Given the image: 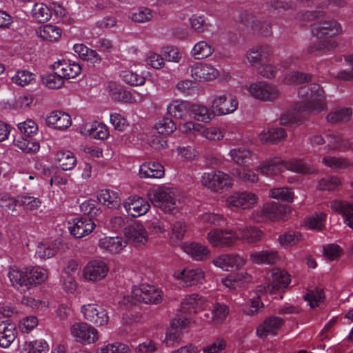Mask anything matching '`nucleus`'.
Returning <instances> with one entry per match:
<instances>
[{"instance_id":"1","label":"nucleus","mask_w":353,"mask_h":353,"mask_svg":"<svg viewBox=\"0 0 353 353\" xmlns=\"http://www.w3.org/2000/svg\"><path fill=\"white\" fill-rule=\"evenodd\" d=\"M7 274L11 285L21 294L43 283L48 278V270L40 266L13 265L10 267Z\"/></svg>"},{"instance_id":"2","label":"nucleus","mask_w":353,"mask_h":353,"mask_svg":"<svg viewBox=\"0 0 353 353\" xmlns=\"http://www.w3.org/2000/svg\"><path fill=\"white\" fill-rule=\"evenodd\" d=\"M312 26L311 32L318 39L323 41H317L308 48V52L313 53L317 51L332 50L337 46L335 41L330 39L340 35L343 32L341 24L334 19L319 20Z\"/></svg>"},{"instance_id":"3","label":"nucleus","mask_w":353,"mask_h":353,"mask_svg":"<svg viewBox=\"0 0 353 353\" xmlns=\"http://www.w3.org/2000/svg\"><path fill=\"white\" fill-rule=\"evenodd\" d=\"M299 97L304 100L296 108L299 112H321L327 109L326 94L317 83H310L299 88Z\"/></svg>"},{"instance_id":"4","label":"nucleus","mask_w":353,"mask_h":353,"mask_svg":"<svg viewBox=\"0 0 353 353\" xmlns=\"http://www.w3.org/2000/svg\"><path fill=\"white\" fill-rule=\"evenodd\" d=\"M148 196L154 207H157L166 213L173 212L179 209V205L176 199V192L174 188L160 185L150 191Z\"/></svg>"},{"instance_id":"5","label":"nucleus","mask_w":353,"mask_h":353,"mask_svg":"<svg viewBox=\"0 0 353 353\" xmlns=\"http://www.w3.org/2000/svg\"><path fill=\"white\" fill-rule=\"evenodd\" d=\"M201 185L213 192L228 190L233 186L232 177L221 170H211L204 172L200 179Z\"/></svg>"},{"instance_id":"6","label":"nucleus","mask_w":353,"mask_h":353,"mask_svg":"<svg viewBox=\"0 0 353 353\" xmlns=\"http://www.w3.org/2000/svg\"><path fill=\"white\" fill-rule=\"evenodd\" d=\"M246 90L250 97L264 102L274 101L280 96L277 85L264 81L252 82L248 85Z\"/></svg>"},{"instance_id":"7","label":"nucleus","mask_w":353,"mask_h":353,"mask_svg":"<svg viewBox=\"0 0 353 353\" xmlns=\"http://www.w3.org/2000/svg\"><path fill=\"white\" fill-rule=\"evenodd\" d=\"M210 107L217 116H223L234 112L239 107V101L235 95L230 92L215 94Z\"/></svg>"},{"instance_id":"8","label":"nucleus","mask_w":353,"mask_h":353,"mask_svg":"<svg viewBox=\"0 0 353 353\" xmlns=\"http://www.w3.org/2000/svg\"><path fill=\"white\" fill-rule=\"evenodd\" d=\"M258 201V196L253 192L236 191L227 197L225 205L229 208L250 210L254 208Z\"/></svg>"},{"instance_id":"9","label":"nucleus","mask_w":353,"mask_h":353,"mask_svg":"<svg viewBox=\"0 0 353 353\" xmlns=\"http://www.w3.org/2000/svg\"><path fill=\"white\" fill-rule=\"evenodd\" d=\"M131 296L137 302L144 303L158 304L162 301V292L154 286L142 284L134 286L132 289Z\"/></svg>"},{"instance_id":"10","label":"nucleus","mask_w":353,"mask_h":353,"mask_svg":"<svg viewBox=\"0 0 353 353\" xmlns=\"http://www.w3.org/2000/svg\"><path fill=\"white\" fill-rule=\"evenodd\" d=\"M70 334L77 342L82 344L94 343L99 339L98 331L84 322L74 323L70 327Z\"/></svg>"},{"instance_id":"11","label":"nucleus","mask_w":353,"mask_h":353,"mask_svg":"<svg viewBox=\"0 0 353 353\" xmlns=\"http://www.w3.org/2000/svg\"><path fill=\"white\" fill-rule=\"evenodd\" d=\"M207 240L212 247L223 248L233 245L238 236L230 230L214 229L208 233Z\"/></svg>"},{"instance_id":"12","label":"nucleus","mask_w":353,"mask_h":353,"mask_svg":"<svg viewBox=\"0 0 353 353\" xmlns=\"http://www.w3.org/2000/svg\"><path fill=\"white\" fill-rule=\"evenodd\" d=\"M173 276L181 281L185 286L202 285L205 279V272L201 268H187L182 270H176Z\"/></svg>"},{"instance_id":"13","label":"nucleus","mask_w":353,"mask_h":353,"mask_svg":"<svg viewBox=\"0 0 353 353\" xmlns=\"http://www.w3.org/2000/svg\"><path fill=\"white\" fill-rule=\"evenodd\" d=\"M81 312L85 319L97 326L105 325L109 321L106 310L97 304H84L81 307Z\"/></svg>"},{"instance_id":"14","label":"nucleus","mask_w":353,"mask_h":353,"mask_svg":"<svg viewBox=\"0 0 353 353\" xmlns=\"http://www.w3.org/2000/svg\"><path fill=\"white\" fill-rule=\"evenodd\" d=\"M272 282L258 286L257 291L261 293H274L276 290L285 288L290 282V276L285 270L274 268L271 273Z\"/></svg>"},{"instance_id":"15","label":"nucleus","mask_w":353,"mask_h":353,"mask_svg":"<svg viewBox=\"0 0 353 353\" xmlns=\"http://www.w3.org/2000/svg\"><path fill=\"white\" fill-rule=\"evenodd\" d=\"M245 259L238 254H221L214 258L212 264L224 270L232 271L239 270L245 264Z\"/></svg>"},{"instance_id":"16","label":"nucleus","mask_w":353,"mask_h":353,"mask_svg":"<svg viewBox=\"0 0 353 353\" xmlns=\"http://www.w3.org/2000/svg\"><path fill=\"white\" fill-rule=\"evenodd\" d=\"M128 215L139 217L145 214L150 209V205L146 199L136 195L128 196L123 203Z\"/></svg>"},{"instance_id":"17","label":"nucleus","mask_w":353,"mask_h":353,"mask_svg":"<svg viewBox=\"0 0 353 353\" xmlns=\"http://www.w3.org/2000/svg\"><path fill=\"white\" fill-rule=\"evenodd\" d=\"M109 272L108 265L101 261H92L83 270V276L88 281L97 282L103 279Z\"/></svg>"},{"instance_id":"18","label":"nucleus","mask_w":353,"mask_h":353,"mask_svg":"<svg viewBox=\"0 0 353 353\" xmlns=\"http://www.w3.org/2000/svg\"><path fill=\"white\" fill-rule=\"evenodd\" d=\"M210 305L208 298L197 293L187 295L181 302V310L183 312L196 314L204 310Z\"/></svg>"},{"instance_id":"19","label":"nucleus","mask_w":353,"mask_h":353,"mask_svg":"<svg viewBox=\"0 0 353 353\" xmlns=\"http://www.w3.org/2000/svg\"><path fill=\"white\" fill-rule=\"evenodd\" d=\"M188 323H189V320L187 318L177 316L172 320L171 327L167 331L163 341L166 347H171L176 343H179L181 341L183 336L181 329L185 327Z\"/></svg>"},{"instance_id":"20","label":"nucleus","mask_w":353,"mask_h":353,"mask_svg":"<svg viewBox=\"0 0 353 353\" xmlns=\"http://www.w3.org/2000/svg\"><path fill=\"white\" fill-rule=\"evenodd\" d=\"M190 73L195 81L201 82L212 81L219 75V70L213 65L203 63L193 65L191 67Z\"/></svg>"},{"instance_id":"21","label":"nucleus","mask_w":353,"mask_h":353,"mask_svg":"<svg viewBox=\"0 0 353 353\" xmlns=\"http://www.w3.org/2000/svg\"><path fill=\"white\" fill-rule=\"evenodd\" d=\"M94 227V222L88 217L76 218L68 222V230L76 238H81L89 234Z\"/></svg>"},{"instance_id":"22","label":"nucleus","mask_w":353,"mask_h":353,"mask_svg":"<svg viewBox=\"0 0 353 353\" xmlns=\"http://www.w3.org/2000/svg\"><path fill=\"white\" fill-rule=\"evenodd\" d=\"M125 236L135 246L145 245L148 241V233L145 227L136 223L129 225L125 230Z\"/></svg>"},{"instance_id":"23","label":"nucleus","mask_w":353,"mask_h":353,"mask_svg":"<svg viewBox=\"0 0 353 353\" xmlns=\"http://www.w3.org/2000/svg\"><path fill=\"white\" fill-rule=\"evenodd\" d=\"M285 170V161L281 157H275L261 162L256 170L265 176H272L280 174Z\"/></svg>"},{"instance_id":"24","label":"nucleus","mask_w":353,"mask_h":353,"mask_svg":"<svg viewBox=\"0 0 353 353\" xmlns=\"http://www.w3.org/2000/svg\"><path fill=\"white\" fill-rule=\"evenodd\" d=\"M52 70H56L63 79L75 78L81 71L80 65L70 60H61L54 62Z\"/></svg>"},{"instance_id":"25","label":"nucleus","mask_w":353,"mask_h":353,"mask_svg":"<svg viewBox=\"0 0 353 353\" xmlns=\"http://www.w3.org/2000/svg\"><path fill=\"white\" fill-rule=\"evenodd\" d=\"M98 245L103 252L112 254L120 253L127 245V241L121 236H105L99 239Z\"/></svg>"},{"instance_id":"26","label":"nucleus","mask_w":353,"mask_h":353,"mask_svg":"<svg viewBox=\"0 0 353 353\" xmlns=\"http://www.w3.org/2000/svg\"><path fill=\"white\" fill-rule=\"evenodd\" d=\"M238 239L243 243L253 244L261 241L263 232L255 226L239 225L236 228Z\"/></svg>"},{"instance_id":"27","label":"nucleus","mask_w":353,"mask_h":353,"mask_svg":"<svg viewBox=\"0 0 353 353\" xmlns=\"http://www.w3.org/2000/svg\"><path fill=\"white\" fill-rule=\"evenodd\" d=\"M283 324V320L280 317H268L257 327L256 335L261 339H265L268 335H275Z\"/></svg>"},{"instance_id":"28","label":"nucleus","mask_w":353,"mask_h":353,"mask_svg":"<svg viewBox=\"0 0 353 353\" xmlns=\"http://www.w3.org/2000/svg\"><path fill=\"white\" fill-rule=\"evenodd\" d=\"M331 209L341 214L345 223L353 229V203L344 200H334L330 203Z\"/></svg>"},{"instance_id":"29","label":"nucleus","mask_w":353,"mask_h":353,"mask_svg":"<svg viewBox=\"0 0 353 353\" xmlns=\"http://www.w3.org/2000/svg\"><path fill=\"white\" fill-rule=\"evenodd\" d=\"M182 249L192 259L197 261H206L210 256L209 248L198 243H185L182 245Z\"/></svg>"},{"instance_id":"30","label":"nucleus","mask_w":353,"mask_h":353,"mask_svg":"<svg viewBox=\"0 0 353 353\" xmlns=\"http://www.w3.org/2000/svg\"><path fill=\"white\" fill-rule=\"evenodd\" d=\"M17 336V330L14 323L8 320L0 323V346L8 348L14 341Z\"/></svg>"},{"instance_id":"31","label":"nucleus","mask_w":353,"mask_h":353,"mask_svg":"<svg viewBox=\"0 0 353 353\" xmlns=\"http://www.w3.org/2000/svg\"><path fill=\"white\" fill-rule=\"evenodd\" d=\"M191 103L182 99L171 101L167 105V114L175 119H185L190 112Z\"/></svg>"},{"instance_id":"32","label":"nucleus","mask_w":353,"mask_h":353,"mask_svg":"<svg viewBox=\"0 0 353 353\" xmlns=\"http://www.w3.org/2000/svg\"><path fill=\"white\" fill-rule=\"evenodd\" d=\"M46 124L58 130H65L72 124L70 116L62 111H53L50 113L46 119Z\"/></svg>"},{"instance_id":"33","label":"nucleus","mask_w":353,"mask_h":353,"mask_svg":"<svg viewBox=\"0 0 353 353\" xmlns=\"http://www.w3.org/2000/svg\"><path fill=\"white\" fill-rule=\"evenodd\" d=\"M81 133L99 140H105L109 137L108 128L105 124L98 122L85 124L81 129Z\"/></svg>"},{"instance_id":"34","label":"nucleus","mask_w":353,"mask_h":353,"mask_svg":"<svg viewBox=\"0 0 353 353\" xmlns=\"http://www.w3.org/2000/svg\"><path fill=\"white\" fill-rule=\"evenodd\" d=\"M231 161L240 166H246L252 159V152L245 146L232 148L228 152Z\"/></svg>"},{"instance_id":"35","label":"nucleus","mask_w":353,"mask_h":353,"mask_svg":"<svg viewBox=\"0 0 353 353\" xmlns=\"http://www.w3.org/2000/svg\"><path fill=\"white\" fill-rule=\"evenodd\" d=\"M190 112L194 120L203 123H210L216 116L213 109L202 104H191Z\"/></svg>"},{"instance_id":"36","label":"nucleus","mask_w":353,"mask_h":353,"mask_svg":"<svg viewBox=\"0 0 353 353\" xmlns=\"http://www.w3.org/2000/svg\"><path fill=\"white\" fill-rule=\"evenodd\" d=\"M270 54V50L267 47H254L247 52L246 58L252 66L257 68L262 63L268 60Z\"/></svg>"},{"instance_id":"37","label":"nucleus","mask_w":353,"mask_h":353,"mask_svg":"<svg viewBox=\"0 0 353 353\" xmlns=\"http://www.w3.org/2000/svg\"><path fill=\"white\" fill-rule=\"evenodd\" d=\"M139 176L141 178H161L164 176L163 166L155 162H146L139 168Z\"/></svg>"},{"instance_id":"38","label":"nucleus","mask_w":353,"mask_h":353,"mask_svg":"<svg viewBox=\"0 0 353 353\" xmlns=\"http://www.w3.org/2000/svg\"><path fill=\"white\" fill-rule=\"evenodd\" d=\"M286 137V132L281 128H265L259 134V138L262 143H276L281 141Z\"/></svg>"},{"instance_id":"39","label":"nucleus","mask_w":353,"mask_h":353,"mask_svg":"<svg viewBox=\"0 0 353 353\" xmlns=\"http://www.w3.org/2000/svg\"><path fill=\"white\" fill-rule=\"evenodd\" d=\"M14 144L18 148L26 153H34L39 151L40 145L33 137H28L21 135H17L14 139Z\"/></svg>"},{"instance_id":"40","label":"nucleus","mask_w":353,"mask_h":353,"mask_svg":"<svg viewBox=\"0 0 353 353\" xmlns=\"http://www.w3.org/2000/svg\"><path fill=\"white\" fill-rule=\"evenodd\" d=\"M285 170L300 174H313L316 172L314 167L298 159L285 161Z\"/></svg>"},{"instance_id":"41","label":"nucleus","mask_w":353,"mask_h":353,"mask_svg":"<svg viewBox=\"0 0 353 353\" xmlns=\"http://www.w3.org/2000/svg\"><path fill=\"white\" fill-rule=\"evenodd\" d=\"M55 160L63 170H70L77 164V159L73 152L69 150H60L56 154Z\"/></svg>"},{"instance_id":"42","label":"nucleus","mask_w":353,"mask_h":353,"mask_svg":"<svg viewBox=\"0 0 353 353\" xmlns=\"http://www.w3.org/2000/svg\"><path fill=\"white\" fill-rule=\"evenodd\" d=\"M38 37L46 41H56L61 35V30L57 26L48 24L39 27L36 30Z\"/></svg>"},{"instance_id":"43","label":"nucleus","mask_w":353,"mask_h":353,"mask_svg":"<svg viewBox=\"0 0 353 353\" xmlns=\"http://www.w3.org/2000/svg\"><path fill=\"white\" fill-rule=\"evenodd\" d=\"M250 259L256 264H273L277 261L279 256L275 251L262 250L250 254Z\"/></svg>"},{"instance_id":"44","label":"nucleus","mask_w":353,"mask_h":353,"mask_svg":"<svg viewBox=\"0 0 353 353\" xmlns=\"http://www.w3.org/2000/svg\"><path fill=\"white\" fill-rule=\"evenodd\" d=\"M153 12L146 7H139L132 10L128 14V19L137 23H143L151 21L153 18Z\"/></svg>"},{"instance_id":"45","label":"nucleus","mask_w":353,"mask_h":353,"mask_svg":"<svg viewBox=\"0 0 353 353\" xmlns=\"http://www.w3.org/2000/svg\"><path fill=\"white\" fill-rule=\"evenodd\" d=\"M229 312L230 308L226 304L216 302L212 305L210 321L214 324H221L226 319Z\"/></svg>"},{"instance_id":"46","label":"nucleus","mask_w":353,"mask_h":353,"mask_svg":"<svg viewBox=\"0 0 353 353\" xmlns=\"http://www.w3.org/2000/svg\"><path fill=\"white\" fill-rule=\"evenodd\" d=\"M214 49L213 46L205 41L197 42L191 50V55L195 59H203L211 56Z\"/></svg>"},{"instance_id":"47","label":"nucleus","mask_w":353,"mask_h":353,"mask_svg":"<svg viewBox=\"0 0 353 353\" xmlns=\"http://www.w3.org/2000/svg\"><path fill=\"white\" fill-rule=\"evenodd\" d=\"M97 198L100 203L109 208H117L120 203L118 193L108 189L101 190Z\"/></svg>"},{"instance_id":"48","label":"nucleus","mask_w":353,"mask_h":353,"mask_svg":"<svg viewBox=\"0 0 353 353\" xmlns=\"http://www.w3.org/2000/svg\"><path fill=\"white\" fill-rule=\"evenodd\" d=\"M326 14L321 10L301 11L296 14V19L300 23H307L323 19Z\"/></svg>"},{"instance_id":"49","label":"nucleus","mask_w":353,"mask_h":353,"mask_svg":"<svg viewBox=\"0 0 353 353\" xmlns=\"http://www.w3.org/2000/svg\"><path fill=\"white\" fill-rule=\"evenodd\" d=\"M32 15L39 23L48 21L52 17L50 6L42 3H36L32 9Z\"/></svg>"},{"instance_id":"50","label":"nucleus","mask_w":353,"mask_h":353,"mask_svg":"<svg viewBox=\"0 0 353 353\" xmlns=\"http://www.w3.org/2000/svg\"><path fill=\"white\" fill-rule=\"evenodd\" d=\"M352 116V111L349 108H337L331 111L327 116L330 123L347 122Z\"/></svg>"},{"instance_id":"51","label":"nucleus","mask_w":353,"mask_h":353,"mask_svg":"<svg viewBox=\"0 0 353 353\" xmlns=\"http://www.w3.org/2000/svg\"><path fill=\"white\" fill-rule=\"evenodd\" d=\"M269 196L274 199L292 203L294 201V192L288 188H276L270 190Z\"/></svg>"},{"instance_id":"52","label":"nucleus","mask_w":353,"mask_h":353,"mask_svg":"<svg viewBox=\"0 0 353 353\" xmlns=\"http://www.w3.org/2000/svg\"><path fill=\"white\" fill-rule=\"evenodd\" d=\"M49 347L48 343L43 341H35L30 343H26L20 353H48Z\"/></svg>"},{"instance_id":"53","label":"nucleus","mask_w":353,"mask_h":353,"mask_svg":"<svg viewBox=\"0 0 353 353\" xmlns=\"http://www.w3.org/2000/svg\"><path fill=\"white\" fill-rule=\"evenodd\" d=\"M199 134L206 139L213 141H221L225 136L224 131L220 128L214 126L205 128L203 125H201Z\"/></svg>"},{"instance_id":"54","label":"nucleus","mask_w":353,"mask_h":353,"mask_svg":"<svg viewBox=\"0 0 353 353\" xmlns=\"http://www.w3.org/2000/svg\"><path fill=\"white\" fill-rule=\"evenodd\" d=\"M154 128L160 134L169 135L175 131L176 125L171 119L164 117L156 123Z\"/></svg>"},{"instance_id":"55","label":"nucleus","mask_w":353,"mask_h":353,"mask_svg":"<svg viewBox=\"0 0 353 353\" xmlns=\"http://www.w3.org/2000/svg\"><path fill=\"white\" fill-rule=\"evenodd\" d=\"M325 219V213H314L306 219L305 226L309 229L320 230L324 227Z\"/></svg>"},{"instance_id":"56","label":"nucleus","mask_w":353,"mask_h":353,"mask_svg":"<svg viewBox=\"0 0 353 353\" xmlns=\"http://www.w3.org/2000/svg\"><path fill=\"white\" fill-rule=\"evenodd\" d=\"M109 94L112 99L118 101L127 102L130 98V92L125 91L120 85L112 82L109 83Z\"/></svg>"},{"instance_id":"57","label":"nucleus","mask_w":353,"mask_h":353,"mask_svg":"<svg viewBox=\"0 0 353 353\" xmlns=\"http://www.w3.org/2000/svg\"><path fill=\"white\" fill-rule=\"evenodd\" d=\"M57 252V246L54 243H40L36 250L37 255L42 259H47L54 256Z\"/></svg>"},{"instance_id":"58","label":"nucleus","mask_w":353,"mask_h":353,"mask_svg":"<svg viewBox=\"0 0 353 353\" xmlns=\"http://www.w3.org/2000/svg\"><path fill=\"white\" fill-rule=\"evenodd\" d=\"M311 79L310 74L299 71H291L285 74L283 82L286 84H297L310 81Z\"/></svg>"},{"instance_id":"59","label":"nucleus","mask_w":353,"mask_h":353,"mask_svg":"<svg viewBox=\"0 0 353 353\" xmlns=\"http://www.w3.org/2000/svg\"><path fill=\"white\" fill-rule=\"evenodd\" d=\"M322 163L331 169H345L350 165L345 158L326 156L323 158Z\"/></svg>"},{"instance_id":"60","label":"nucleus","mask_w":353,"mask_h":353,"mask_svg":"<svg viewBox=\"0 0 353 353\" xmlns=\"http://www.w3.org/2000/svg\"><path fill=\"white\" fill-rule=\"evenodd\" d=\"M97 353H130V349L126 344L115 342L101 346Z\"/></svg>"},{"instance_id":"61","label":"nucleus","mask_w":353,"mask_h":353,"mask_svg":"<svg viewBox=\"0 0 353 353\" xmlns=\"http://www.w3.org/2000/svg\"><path fill=\"white\" fill-rule=\"evenodd\" d=\"M186 231L187 226L184 222L181 221L174 222L172 227V234L170 235L172 243L176 244L181 241L184 238Z\"/></svg>"},{"instance_id":"62","label":"nucleus","mask_w":353,"mask_h":353,"mask_svg":"<svg viewBox=\"0 0 353 353\" xmlns=\"http://www.w3.org/2000/svg\"><path fill=\"white\" fill-rule=\"evenodd\" d=\"M42 81L46 87L51 89H59L64 84V79L56 70H53V73L43 77Z\"/></svg>"},{"instance_id":"63","label":"nucleus","mask_w":353,"mask_h":353,"mask_svg":"<svg viewBox=\"0 0 353 353\" xmlns=\"http://www.w3.org/2000/svg\"><path fill=\"white\" fill-rule=\"evenodd\" d=\"M301 239L299 232H287L279 236V241L282 246L291 247L298 243Z\"/></svg>"},{"instance_id":"64","label":"nucleus","mask_w":353,"mask_h":353,"mask_svg":"<svg viewBox=\"0 0 353 353\" xmlns=\"http://www.w3.org/2000/svg\"><path fill=\"white\" fill-rule=\"evenodd\" d=\"M199 220L204 224L216 226L223 225L225 221L223 215L214 212H205L201 214L199 216Z\"/></svg>"}]
</instances>
